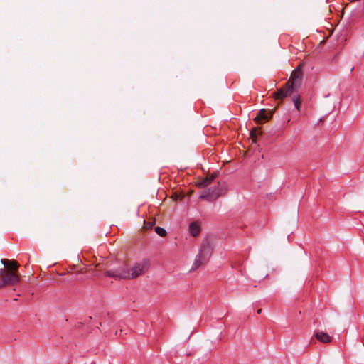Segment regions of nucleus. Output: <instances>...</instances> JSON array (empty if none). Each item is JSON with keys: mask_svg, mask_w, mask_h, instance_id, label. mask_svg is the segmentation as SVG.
<instances>
[{"mask_svg": "<svg viewBox=\"0 0 364 364\" xmlns=\"http://www.w3.org/2000/svg\"><path fill=\"white\" fill-rule=\"evenodd\" d=\"M220 196L219 191L216 189L208 188L205 190L200 195V198L207 199L208 200H215Z\"/></svg>", "mask_w": 364, "mask_h": 364, "instance_id": "obj_6", "label": "nucleus"}, {"mask_svg": "<svg viewBox=\"0 0 364 364\" xmlns=\"http://www.w3.org/2000/svg\"><path fill=\"white\" fill-rule=\"evenodd\" d=\"M294 89L292 86H288L286 82L285 85L278 89L277 92L272 94V96L276 100H282L284 98L290 96L294 92Z\"/></svg>", "mask_w": 364, "mask_h": 364, "instance_id": "obj_4", "label": "nucleus"}, {"mask_svg": "<svg viewBox=\"0 0 364 364\" xmlns=\"http://www.w3.org/2000/svg\"><path fill=\"white\" fill-rule=\"evenodd\" d=\"M302 79V72L299 68H296L291 73L289 79L287 82L288 86L299 87Z\"/></svg>", "mask_w": 364, "mask_h": 364, "instance_id": "obj_5", "label": "nucleus"}, {"mask_svg": "<svg viewBox=\"0 0 364 364\" xmlns=\"http://www.w3.org/2000/svg\"><path fill=\"white\" fill-rule=\"evenodd\" d=\"M149 263L147 261H143L135 264L132 267L127 268L126 266H122L117 269L106 271L105 275L113 277L115 279H134L141 274L144 273L148 269Z\"/></svg>", "mask_w": 364, "mask_h": 364, "instance_id": "obj_1", "label": "nucleus"}, {"mask_svg": "<svg viewBox=\"0 0 364 364\" xmlns=\"http://www.w3.org/2000/svg\"><path fill=\"white\" fill-rule=\"evenodd\" d=\"M292 101H293V102L294 104V106H295L296 109L298 111H300L301 101V98H300L299 95L294 96L293 99H292Z\"/></svg>", "mask_w": 364, "mask_h": 364, "instance_id": "obj_11", "label": "nucleus"}, {"mask_svg": "<svg viewBox=\"0 0 364 364\" xmlns=\"http://www.w3.org/2000/svg\"><path fill=\"white\" fill-rule=\"evenodd\" d=\"M211 254L212 248L209 242L208 241L203 242L198 254L196 257L192 269H196L203 264L206 263L209 260Z\"/></svg>", "mask_w": 364, "mask_h": 364, "instance_id": "obj_3", "label": "nucleus"}, {"mask_svg": "<svg viewBox=\"0 0 364 364\" xmlns=\"http://www.w3.org/2000/svg\"><path fill=\"white\" fill-rule=\"evenodd\" d=\"M272 117V114L270 116L267 115L266 113V110L262 109L259 111L258 115L255 117V120L257 122L260 121H267Z\"/></svg>", "mask_w": 364, "mask_h": 364, "instance_id": "obj_9", "label": "nucleus"}, {"mask_svg": "<svg viewBox=\"0 0 364 364\" xmlns=\"http://www.w3.org/2000/svg\"><path fill=\"white\" fill-rule=\"evenodd\" d=\"M261 312H262V309H259L257 310V314H261Z\"/></svg>", "mask_w": 364, "mask_h": 364, "instance_id": "obj_15", "label": "nucleus"}, {"mask_svg": "<svg viewBox=\"0 0 364 364\" xmlns=\"http://www.w3.org/2000/svg\"><path fill=\"white\" fill-rule=\"evenodd\" d=\"M189 230L191 235L193 237L197 236L200 231V226L195 222L190 224Z\"/></svg>", "mask_w": 364, "mask_h": 364, "instance_id": "obj_10", "label": "nucleus"}, {"mask_svg": "<svg viewBox=\"0 0 364 364\" xmlns=\"http://www.w3.org/2000/svg\"><path fill=\"white\" fill-rule=\"evenodd\" d=\"M214 178L215 176H212L210 177L199 179L197 181L196 186L200 188L208 186L211 183Z\"/></svg>", "mask_w": 364, "mask_h": 364, "instance_id": "obj_8", "label": "nucleus"}, {"mask_svg": "<svg viewBox=\"0 0 364 364\" xmlns=\"http://www.w3.org/2000/svg\"><path fill=\"white\" fill-rule=\"evenodd\" d=\"M314 336L322 343H330L333 341V337L323 331H316Z\"/></svg>", "mask_w": 364, "mask_h": 364, "instance_id": "obj_7", "label": "nucleus"}, {"mask_svg": "<svg viewBox=\"0 0 364 364\" xmlns=\"http://www.w3.org/2000/svg\"><path fill=\"white\" fill-rule=\"evenodd\" d=\"M153 225H154V223L144 221V228H145L150 229L153 227Z\"/></svg>", "mask_w": 364, "mask_h": 364, "instance_id": "obj_13", "label": "nucleus"}, {"mask_svg": "<svg viewBox=\"0 0 364 364\" xmlns=\"http://www.w3.org/2000/svg\"><path fill=\"white\" fill-rule=\"evenodd\" d=\"M155 232L161 237H165L166 235V230L161 227H156L155 228Z\"/></svg>", "mask_w": 364, "mask_h": 364, "instance_id": "obj_12", "label": "nucleus"}, {"mask_svg": "<svg viewBox=\"0 0 364 364\" xmlns=\"http://www.w3.org/2000/svg\"><path fill=\"white\" fill-rule=\"evenodd\" d=\"M255 131H256V130H252V131L250 132V136H251V137L252 138V140H253L254 141H255V138H256Z\"/></svg>", "mask_w": 364, "mask_h": 364, "instance_id": "obj_14", "label": "nucleus"}, {"mask_svg": "<svg viewBox=\"0 0 364 364\" xmlns=\"http://www.w3.org/2000/svg\"><path fill=\"white\" fill-rule=\"evenodd\" d=\"M1 264L4 266V268H1V288L18 284L20 282V276L16 273L19 267L18 262L1 259Z\"/></svg>", "mask_w": 364, "mask_h": 364, "instance_id": "obj_2", "label": "nucleus"}]
</instances>
